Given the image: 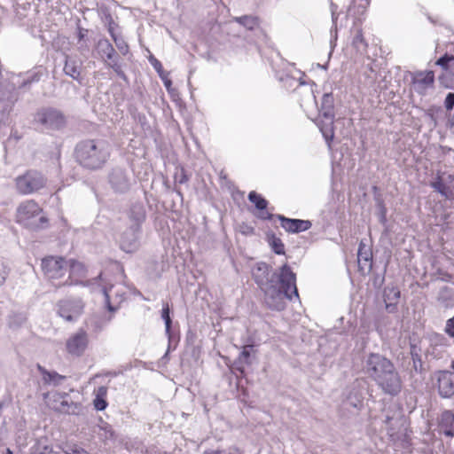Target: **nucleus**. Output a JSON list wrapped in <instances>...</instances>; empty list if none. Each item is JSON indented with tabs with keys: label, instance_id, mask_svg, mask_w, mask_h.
<instances>
[{
	"label": "nucleus",
	"instance_id": "e433bc0d",
	"mask_svg": "<svg viewBox=\"0 0 454 454\" xmlns=\"http://www.w3.org/2000/svg\"><path fill=\"white\" fill-rule=\"evenodd\" d=\"M62 451L64 454H90L77 444H66L62 448Z\"/></svg>",
	"mask_w": 454,
	"mask_h": 454
},
{
	"label": "nucleus",
	"instance_id": "c85d7f7f",
	"mask_svg": "<svg viewBox=\"0 0 454 454\" xmlns=\"http://www.w3.org/2000/svg\"><path fill=\"white\" fill-rule=\"evenodd\" d=\"M268 201L261 195L257 193V218L263 220H271L274 215L272 213L266 211Z\"/></svg>",
	"mask_w": 454,
	"mask_h": 454
},
{
	"label": "nucleus",
	"instance_id": "ddd939ff",
	"mask_svg": "<svg viewBox=\"0 0 454 454\" xmlns=\"http://www.w3.org/2000/svg\"><path fill=\"white\" fill-rule=\"evenodd\" d=\"M437 381L442 397L450 398L454 395V373L449 371L440 372Z\"/></svg>",
	"mask_w": 454,
	"mask_h": 454
},
{
	"label": "nucleus",
	"instance_id": "39448f33",
	"mask_svg": "<svg viewBox=\"0 0 454 454\" xmlns=\"http://www.w3.org/2000/svg\"><path fill=\"white\" fill-rule=\"evenodd\" d=\"M47 177L37 169H27L14 178L16 192L21 195L39 192L47 185Z\"/></svg>",
	"mask_w": 454,
	"mask_h": 454
},
{
	"label": "nucleus",
	"instance_id": "a211bd4d",
	"mask_svg": "<svg viewBox=\"0 0 454 454\" xmlns=\"http://www.w3.org/2000/svg\"><path fill=\"white\" fill-rule=\"evenodd\" d=\"M334 118L335 117H320L317 121V125L319 128L324 138L325 139L328 146L331 145V142L334 137Z\"/></svg>",
	"mask_w": 454,
	"mask_h": 454
},
{
	"label": "nucleus",
	"instance_id": "7c9ffc66",
	"mask_svg": "<svg viewBox=\"0 0 454 454\" xmlns=\"http://www.w3.org/2000/svg\"><path fill=\"white\" fill-rule=\"evenodd\" d=\"M411 356L412 359V369L418 372L422 373L423 372V363L421 360V356L419 354V348L416 345H411Z\"/></svg>",
	"mask_w": 454,
	"mask_h": 454
},
{
	"label": "nucleus",
	"instance_id": "4c0bfd02",
	"mask_svg": "<svg viewBox=\"0 0 454 454\" xmlns=\"http://www.w3.org/2000/svg\"><path fill=\"white\" fill-rule=\"evenodd\" d=\"M109 32L116 44V47L118 48V50L120 51V52L122 54V55H126L128 52H129V46L128 44L126 43V42L121 39V38H119L117 37L112 28H109Z\"/></svg>",
	"mask_w": 454,
	"mask_h": 454
},
{
	"label": "nucleus",
	"instance_id": "7ed1b4c3",
	"mask_svg": "<svg viewBox=\"0 0 454 454\" xmlns=\"http://www.w3.org/2000/svg\"><path fill=\"white\" fill-rule=\"evenodd\" d=\"M74 155L82 168L97 170L103 168L109 160L111 146L104 139H83L76 144Z\"/></svg>",
	"mask_w": 454,
	"mask_h": 454
},
{
	"label": "nucleus",
	"instance_id": "0eeeda50",
	"mask_svg": "<svg viewBox=\"0 0 454 454\" xmlns=\"http://www.w3.org/2000/svg\"><path fill=\"white\" fill-rule=\"evenodd\" d=\"M58 314L67 322L76 321L82 314L84 303L80 298H67L57 304Z\"/></svg>",
	"mask_w": 454,
	"mask_h": 454
},
{
	"label": "nucleus",
	"instance_id": "6e6d98bb",
	"mask_svg": "<svg viewBox=\"0 0 454 454\" xmlns=\"http://www.w3.org/2000/svg\"><path fill=\"white\" fill-rule=\"evenodd\" d=\"M258 39L263 40L267 46L271 47V43L270 42V39L268 38V35L264 33V31L257 30V40Z\"/></svg>",
	"mask_w": 454,
	"mask_h": 454
},
{
	"label": "nucleus",
	"instance_id": "4be33fe9",
	"mask_svg": "<svg viewBox=\"0 0 454 454\" xmlns=\"http://www.w3.org/2000/svg\"><path fill=\"white\" fill-rule=\"evenodd\" d=\"M37 370L42 375L43 383L46 385L59 386L66 380V376L53 371L50 372L40 364H37Z\"/></svg>",
	"mask_w": 454,
	"mask_h": 454
},
{
	"label": "nucleus",
	"instance_id": "8fccbe9b",
	"mask_svg": "<svg viewBox=\"0 0 454 454\" xmlns=\"http://www.w3.org/2000/svg\"><path fill=\"white\" fill-rule=\"evenodd\" d=\"M93 403L97 411H104L107 407L106 398H95Z\"/></svg>",
	"mask_w": 454,
	"mask_h": 454
},
{
	"label": "nucleus",
	"instance_id": "dca6fc26",
	"mask_svg": "<svg viewBox=\"0 0 454 454\" xmlns=\"http://www.w3.org/2000/svg\"><path fill=\"white\" fill-rule=\"evenodd\" d=\"M128 217L131 222L130 226L135 230H140L142 223L145 220V209L141 202L133 203L128 211Z\"/></svg>",
	"mask_w": 454,
	"mask_h": 454
},
{
	"label": "nucleus",
	"instance_id": "9b49d317",
	"mask_svg": "<svg viewBox=\"0 0 454 454\" xmlns=\"http://www.w3.org/2000/svg\"><path fill=\"white\" fill-rule=\"evenodd\" d=\"M88 343V334L83 330H79L67 340V350L73 356H81L85 352Z\"/></svg>",
	"mask_w": 454,
	"mask_h": 454
},
{
	"label": "nucleus",
	"instance_id": "9d476101",
	"mask_svg": "<svg viewBox=\"0 0 454 454\" xmlns=\"http://www.w3.org/2000/svg\"><path fill=\"white\" fill-rule=\"evenodd\" d=\"M412 89L419 95H425L434 86V74L433 71H417L411 73Z\"/></svg>",
	"mask_w": 454,
	"mask_h": 454
},
{
	"label": "nucleus",
	"instance_id": "412c9836",
	"mask_svg": "<svg viewBox=\"0 0 454 454\" xmlns=\"http://www.w3.org/2000/svg\"><path fill=\"white\" fill-rule=\"evenodd\" d=\"M320 117H335L334 113V98L332 92H325L321 99L319 108Z\"/></svg>",
	"mask_w": 454,
	"mask_h": 454
},
{
	"label": "nucleus",
	"instance_id": "13d9d810",
	"mask_svg": "<svg viewBox=\"0 0 454 454\" xmlns=\"http://www.w3.org/2000/svg\"><path fill=\"white\" fill-rule=\"evenodd\" d=\"M87 32H88L87 29L78 27V35H78L79 42H81L84 39Z\"/></svg>",
	"mask_w": 454,
	"mask_h": 454
},
{
	"label": "nucleus",
	"instance_id": "ea45409f",
	"mask_svg": "<svg viewBox=\"0 0 454 454\" xmlns=\"http://www.w3.org/2000/svg\"><path fill=\"white\" fill-rule=\"evenodd\" d=\"M237 22L243 25L248 30L254 29L255 27V19L252 16H241L235 19Z\"/></svg>",
	"mask_w": 454,
	"mask_h": 454
},
{
	"label": "nucleus",
	"instance_id": "5701e85b",
	"mask_svg": "<svg viewBox=\"0 0 454 454\" xmlns=\"http://www.w3.org/2000/svg\"><path fill=\"white\" fill-rule=\"evenodd\" d=\"M265 240L268 243L270 249L278 255L285 254L286 249L285 245L281 239L278 237L272 231H268L265 233Z\"/></svg>",
	"mask_w": 454,
	"mask_h": 454
},
{
	"label": "nucleus",
	"instance_id": "a878e982",
	"mask_svg": "<svg viewBox=\"0 0 454 454\" xmlns=\"http://www.w3.org/2000/svg\"><path fill=\"white\" fill-rule=\"evenodd\" d=\"M248 348L252 349L253 346L246 347L244 350L241 352L239 359L241 366L239 368L241 376L246 378L248 381V369L251 367L252 362L250 360L251 356Z\"/></svg>",
	"mask_w": 454,
	"mask_h": 454
},
{
	"label": "nucleus",
	"instance_id": "f704fd0d",
	"mask_svg": "<svg viewBox=\"0 0 454 454\" xmlns=\"http://www.w3.org/2000/svg\"><path fill=\"white\" fill-rule=\"evenodd\" d=\"M161 318L164 320L165 323V332L166 334L170 338V329H171V324L172 319L170 317V309L168 303L163 304L162 309H161Z\"/></svg>",
	"mask_w": 454,
	"mask_h": 454
},
{
	"label": "nucleus",
	"instance_id": "864d4df0",
	"mask_svg": "<svg viewBox=\"0 0 454 454\" xmlns=\"http://www.w3.org/2000/svg\"><path fill=\"white\" fill-rule=\"evenodd\" d=\"M102 292L104 294L106 304L107 306L108 310L112 311V312L115 311V308L113 307L111 302H110V296H109V294H108V290L106 288H103Z\"/></svg>",
	"mask_w": 454,
	"mask_h": 454
},
{
	"label": "nucleus",
	"instance_id": "473e14b6",
	"mask_svg": "<svg viewBox=\"0 0 454 454\" xmlns=\"http://www.w3.org/2000/svg\"><path fill=\"white\" fill-rule=\"evenodd\" d=\"M400 298V291L395 286H387L383 291L384 301H398Z\"/></svg>",
	"mask_w": 454,
	"mask_h": 454
},
{
	"label": "nucleus",
	"instance_id": "4d7b16f0",
	"mask_svg": "<svg viewBox=\"0 0 454 454\" xmlns=\"http://www.w3.org/2000/svg\"><path fill=\"white\" fill-rule=\"evenodd\" d=\"M337 20H338V14L334 11H332L333 27L331 29V33L333 34L334 31L335 38L337 36Z\"/></svg>",
	"mask_w": 454,
	"mask_h": 454
},
{
	"label": "nucleus",
	"instance_id": "f257e3e1",
	"mask_svg": "<svg viewBox=\"0 0 454 454\" xmlns=\"http://www.w3.org/2000/svg\"><path fill=\"white\" fill-rule=\"evenodd\" d=\"M257 286L264 294V302L268 308L281 311L286 308V299L299 297L296 286V275L290 266L284 264L278 273L265 262H257Z\"/></svg>",
	"mask_w": 454,
	"mask_h": 454
},
{
	"label": "nucleus",
	"instance_id": "338daca9",
	"mask_svg": "<svg viewBox=\"0 0 454 454\" xmlns=\"http://www.w3.org/2000/svg\"><path fill=\"white\" fill-rule=\"evenodd\" d=\"M177 194L182 197V192L180 191H176Z\"/></svg>",
	"mask_w": 454,
	"mask_h": 454
},
{
	"label": "nucleus",
	"instance_id": "2f4dec72",
	"mask_svg": "<svg viewBox=\"0 0 454 454\" xmlns=\"http://www.w3.org/2000/svg\"><path fill=\"white\" fill-rule=\"evenodd\" d=\"M27 320L26 314L22 312H12L9 316L8 325L12 329H18Z\"/></svg>",
	"mask_w": 454,
	"mask_h": 454
},
{
	"label": "nucleus",
	"instance_id": "a18cd8bd",
	"mask_svg": "<svg viewBox=\"0 0 454 454\" xmlns=\"http://www.w3.org/2000/svg\"><path fill=\"white\" fill-rule=\"evenodd\" d=\"M203 454H241L238 449L231 448L223 450H206Z\"/></svg>",
	"mask_w": 454,
	"mask_h": 454
},
{
	"label": "nucleus",
	"instance_id": "052dcab7",
	"mask_svg": "<svg viewBox=\"0 0 454 454\" xmlns=\"http://www.w3.org/2000/svg\"><path fill=\"white\" fill-rule=\"evenodd\" d=\"M188 178L186 176V175L183 172L179 177V179L177 180V182L179 184H184L185 182H187Z\"/></svg>",
	"mask_w": 454,
	"mask_h": 454
},
{
	"label": "nucleus",
	"instance_id": "e2e57ef3",
	"mask_svg": "<svg viewBox=\"0 0 454 454\" xmlns=\"http://www.w3.org/2000/svg\"><path fill=\"white\" fill-rule=\"evenodd\" d=\"M450 278H451V275H450V274H449V273H445V274H444V277L442 278V280H444V281H450Z\"/></svg>",
	"mask_w": 454,
	"mask_h": 454
},
{
	"label": "nucleus",
	"instance_id": "79ce46f5",
	"mask_svg": "<svg viewBox=\"0 0 454 454\" xmlns=\"http://www.w3.org/2000/svg\"><path fill=\"white\" fill-rule=\"evenodd\" d=\"M118 59H115L114 60H112L110 62H107L106 64L111 67L113 68V70L117 74V75L123 79V80H126L127 77H126V74H124V72L122 71L121 69V67L119 65L118 63Z\"/></svg>",
	"mask_w": 454,
	"mask_h": 454
},
{
	"label": "nucleus",
	"instance_id": "393cba45",
	"mask_svg": "<svg viewBox=\"0 0 454 454\" xmlns=\"http://www.w3.org/2000/svg\"><path fill=\"white\" fill-rule=\"evenodd\" d=\"M148 60L150 64L153 66V67L155 69V71L158 73L160 78L162 80L166 89L168 90H170L172 86V82L168 78V73L165 72L163 69V67L160 60H158L153 55H150L148 58Z\"/></svg>",
	"mask_w": 454,
	"mask_h": 454
},
{
	"label": "nucleus",
	"instance_id": "f03ea898",
	"mask_svg": "<svg viewBox=\"0 0 454 454\" xmlns=\"http://www.w3.org/2000/svg\"><path fill=\"white\" fill-rule=\"evenodd\" d=\"M363 372L385 395L396 396L401 393V376L394 363L385 356L375 352L366 355L363 359Z\"/></svg>",
	"mask_w": 454,
	"mask_h": 454
},
{
	"label": "nucleus",
	"instance_id": "4468645a",
	"mask_svg": "<svg viewBox=\"0 0 454 454\" xmlns=\"http://www.w3.org/2000/svg\"><path fill=\"white\" fill-rule=\"evenodd\" d=\"M358 267L360 271L367 270L371 271L372 269V251L370 245L366 244L364 239L359 243L357 251Z\"/></svg>",
	"mask_w": 454,
	"mask_h": 454
},
{
	"label": "nucleus",
	"instance_id": "c03bdc74",
	"mask_svg": "<svg viewBox=\"0 0 454 454\" xmlns=\"http://www.w3.org/2000/svg\"><path fill=\"white\" fill-rule=\"evenodd\" d=\"M239 231L242 235L245 236L254 235V227L246 223H242L239 225Z\"/></svg>",
	"mask_w": 454,
	"mask_h": 454
},
{
	"label": "nucleus",
	"instance_id": "72a5a7b5",
	"mask_svg": "<svg viewBox=\"0 0 454 454\" xmlns=\"http://www.w3.org/2000/svg\"><path fill=\"white\" fill-rule=\"evenodd\" d=\"M431 186L442 196L445 198L450 197V189L446 185V184L440 176H438L434 182L431 183Z\"/></svg>",
	"mask_w": 454,
	"mask_h": 454
},
{
	"label": "nucleus",
	"instance_id": "de8ad7c7",
	"mask_svg": "<svg viewBox=\"0 0 454 454\" xmlns=\"http://www.w3.org/2000/svg\"><path fill=\"white\" fill-rule=\"evenodd\" d=\"M385 282V277L383 274H376L372 279V286L376 289H380L382 287Z\"/></svg>",
	"mask_w": 454,
	"mask_h": 454
},
{
	"label": "nucleus",
	"instance_id": "680f3d73",
	"mask_svg": "<svg viewBox=\"0 0 454 454\" xmlns=\"http://www.w3.org/2000/svg\"><path fill=\"white\" fill-rule=\"evenodd\" d=\"M450 129H451L452 132L454 133V114H453V116L451 117V119L450 120Z\"/></svg>",
	"mask_w": 454,
	"mask_h": 454
},
{
	"label": "nucleus",
	"instance_id": "69168bd1",
	"mask_svg": "<svg viewBox=\"0 0 454 454\" xmlns=\"http://www.w3.org/2000/svg\"><path fill=\"white\" fill-rule=\"evenodd\" d=\"M5 454H13V452L11 450V449L7 448Z\"/></svg>",
	"mask_w": 454,
	"mask_h": 454
},
{
	"label": "nucleus",
	"instance_id": "5fc2aeb1",
	"mask_svg": "<svg viewBox=\"0 0 454 454\" xmlns=\"http://www.w3.org/2000/svg\"><path fill=\"white\" fill-rule=\"evenodd\" d=\"M386 304V309L388 313H395L397 309L398 301H384Z\"/></svg>",
	"mask_w": 454,
	"mask_h": 454
},
{
	"label": "nucleus",
	"instance_id": "58836bf2",
	"mask_svg": "<svg viewBox=\"0 0 454 454\" xmlns=\"http://www.w3.org/2000/svg\"><path fill=\"white\" fill-rule=\"evenodd\" d=\"M377 208H378L377 215H378V218H379V222L382 225H386V223L387 222V209L383 200H378L377 201Z\"/></svg>",
	"mask_w": 454,
	"mask_h": 454
},
{
	"label": "nucleus",
	"instance_id": "6e6552de",
	"mask_svg": "<svg viewBox=\"0 0 454 454\" xmlns=\"http://www.w3.org/2000/svg\"><path fill=\"white\" fill-rule=\"evenodd\" d=\"M108 184L115 193H126L132 184V176L124 168H113L108 174Z\"/></svg>",
	"mask_w": 454,
	"mask_h": 454
},
{
	"label": "nucleus",
	"instance_id": "09e8293b",
	"mask_svg": "<svg viewBox=\"0 0 454 454\" xmlns=\"http://www.w3.org/2000/svg\"><path fill=\"white\" fill-rule=\"evenodd\" d=\"M352 43L356 48H359L360 44H364V46H366V43H364V35H363L361 30H357L356 35L353 38Z\"/></svg>",
	"mask_w": 454,
	"mask_h": 454
},
{
	"label": "nucleus",
	"instance_id": "20e7f679",
	"mask_svg": "<svg viewBox=\"0 0 454 454\" xmlns=\"http://www.w3.org/2000/svg\"><path fill=\"white\" fill-rule=\"evenodd\" d=\"M17 222L32 229H43L48 223V218L42 207L33 200H27L19 205L16 211Z\"/></svg>",
	"mask_w": 454,
	"mask_h": 454
},
{
	"label": "nucleus",
	"instance_id": "f3484780",
	"mask_svg": "<svg viewBox=\"0 0 454 454\" xmlns=\"http://www.w3.org/2000/svg\"><path fill=\"white\" fill-rule=\"evenodd\" d=\"M96 50L105 63L119 59L114 48L107 39L98 40Z\"/></svg>",
	"mask_w": 454,
	"mask_h": 454
},
{
	"label": "nucleus",
	"instance_id": "c9c22d12",
	"mask_svg": "<svg viewBox=\"0 0 454 454\" xmlns=\"http://www.w3.org/2000/svg\"><path fill=\"white\" fill-rule=\"evenodd\" d=\"M279 81L284 82L285 87H286L287 89L295 90L299 86L304 84V82H300V81L296 80L295 78H294L290 75H287V74L285 76L279 77Z\"/></svg>",
	"mask_w": 454,
	"mask_h": 454
},
{
	"label": "nucleus",
	"instance_id": "aec40b11",
	"mask_svg": "<svg viewBox=\"0 0 454 454\" xmlns=\"http://www.w3.org/2000/svg\"><path fill=\"white\" fill-rule=\"evenodd\" d=\"M440 431L448 437L454 436V412L445 411L441 415L439 422Z\"/></svg>",
	"mask_w": 454,
	"mask_h": 454
},
{
	"label": "nucleus",
	"instance_id": "2eb2a0df",
	"mask_svg": "<svg viewBox=\"0 0 454 454\" xmlns=\"http://www.w3.org/2000/svg\"><path fill=\"white\" fill-rule=\"evenodd\" d=\"M139 233L140 230H135V227L129 226V228L121 234L120 239L121 248L127 253L135 250L138 245Z\"/></svg>",
	"mask_w": 454,
	"mask_h": 454
},
{
	"label": "nucleus",
	"instance_id": "c756f323",
	"mask_svg": "<svg viewBox=\"0 0 454 454\" xmlns=\"http://www.w3.org/2000/svg\"><path fill=\"white\" fill-rule=\"evenodd\" d=\"M43 74L40 71H33L27 73L21 82H18L20 89L28 90L32 83L38 82L42 78Z\"/></svg>",
	"mask_w": 454,
	"mask_h": 454
},
{
	"label": "nucleus",
	"instance_id": "49530a36",
	"mask_svg": "<svg viewBox=\"0 0 454 454\" xmlns=\"http://www.w3.org/2000/svg\"><path fill=\"white\" fill-rule=\"evenodd\" d=\"M444 107L447 111H450L454 107V93L450 92L446 95L445 100H444Z\"/></svg>",
	"mask_w": 454,
	"mask_h": 454
},
{
	"label": "nucleus",
	"instance_id": "bf43d9fd",
	"mask_svg": "<svg viewBox=\"0 0 454 454\" xmlns=\"http://www.w3.org/2000/svg\"><path fill=\"white\" fill-rule=\"evenodd\" d=\"M248 200H249L252 203L255 204V191H251V192H249V194H248Z\"/></svg>",
	"mask_w": 454,
	"mask_h": 454
},
{
	"label": "nucleus",
	"instance_id": "bb28decb",
	"mask_svg": "<svg viewBox=\"0 0 454 454\" xmlns=\"http://www.w3.org/2000/svg\"><path fill=\"white\" fill-rule=\"evenodd\" d=\"M69 269H70V276L68 277L67 280L63 283L62 285H78L82 284V282L78 281H73L70 280L72 277L77 275L79 277H83L85 273V268L82 262H79L77 261H70L69 262Z\"/></svg>",
	"mask_w": 454,
	"mask_h": 454
},
{
	"label": "nucleus",
	"instance_id": "774afa93",
	"mask_svg": "<svg viewBox=\"0 0 454 454\" xmlns=\"http://www.w3.org/2000/svg\"><path fill=\"white\" fill-rule=\"evenodd\" d=\"M62 285L61 284H59L56 286V287H60Z\"/></svg>",
	"mask_w": 454,
	"mask_h": 454
},
{
	"label": "nucleus",
	"instance_id": "f8f14e48",
	"mask_svg": "<svg viewBox=\"0 0 454 454\" xmlns=\"http://www.w3.org/2000/svg\"><path fill=\"white\" fill-rule=\"evenodd\" d=\"M276 217L280 221L281 227L289 233L306 231L312 226L309 220L288 218L283 215H277Z\"/></svg>",
	"mask_w": 454,
	"mask_h": 454
},
{
	"label": "nucleus",
	"instance_id": "1a4fd4ad",
	"mask_svg": "<svg viewBox=\"0 0 454 454\" xmlns=\"http://www.w3.org/2000/svg\"><path fill=\"white\" fill-rule=\"evenodd\" d=\"M67 262L62 257L49 256L42 261V269L50 279H59L67 271Z\"/></svg>",
	"mask_w": 454,
	"mask_h": 454
},
{
	"label": "nucleus",
	"instance_id": "603ef678",
	"mask_svg": "<svg viewBox=\"0 0 454 454\" xmlns=\"http://www.w3.org/2000/svg\"><path fill=\"white\" fill-rule=\"evenodd\" d=\"M95 395H96L95 398H106V396L107 395V387L105 386L98 387L95 390Z\"/></svg>",
	"mask_w": 454,
	"mask_h": 454
},
{
	"label": "nucleus",
	"instance_id": "37998d69",
	"mask_svg": "<svg viewBox=\"0 0 454 454\" xmlns=\"http://www.w3.org/2000/svg\"><path fill=\"white\" fill-rule=\"evenodd\" d=\"M10 270L4 262L0 261V286H2L9 275Z\"/></svg>",
	"mask_w": 454,
	"mask_h": 454
},
{
	"label": "nucleus",
	"instance_id": "cd10ccee",
	"mask_svg": "<svg viewBox=\"0 0 454 454\" xmlns=\"http://www.w3.org/2000/svg\"><path fill=\"white\" fill-rule=\"evenodd\" d=\"M438 301L444 308H451L454 306V290L449 286H443L438 294Z\"/></svg>",
	"mask_w": 454,
	"mask_h": 454
},
{
	"label": "nucleus",
	"instance_id": "3c124183",
	"mask_svg": "<svg viewBox=\"0 0 454 454\" xmlns=\"http://www.w3.org/2000/svg\"><path fill=\"white\" fill-rule=\"evenodd\" d=\"M445 333L450 336L454 338V316L448 319L445 325Z\"/></svg>",
	"mask_w": 454,
	"mask_h": 454
},
{
	"label": "nucleus",
	"instance_id": "a19ab883",
	"mask_svg": "<svg viewBox=\"0 0 454 454\" xmlns=\"http://www.w3.org/2000/svg\"><path fill=\"white\" fill-rule=\"evenodd\" d=\"M453 58V55L444 54L436 60L435 64L440 66L442 69L449 71L450 67V60Z\"/></svg>",
	"mask_w": 454,
	"mask_h": 454
},
{
	"label": "nucleus",
	"instance_id": "423d86ee",
	"mask_svg": "<svg viewBox=\"0 0 454 454\" xmlns=\"http://www.w3.org/2000/svg\"><path fill=\"white\" fill-rule=\"evenodd\" d=\"M34 122L42 131H58L66 127L67 117L59 109L47 106L36 112Z\"/></svg>",
	"mask_w": 454,
	"mask_h": 454
},
{
	"label": "nucleus",
	"instance_id": "b1692460",
	"mask_svg": "<svg viewBox=\"0 0 454 454\" xmlns=\"http://www.w3.org/2000/svg\"><path fill=\"white\" fill-rule=\"evenodd\" d=\"M31 454H60L54 451L52 446L49 443L46 437H42L36 440L35 443L31 448Z\"/></svg>",
	"mask_w": 454,
	"mask_h": 454
},
{
	"label": "nucleus",
	"instance_id": "6ab92c4d",
	"mask_svg": "<svg viewBox=\"0 0 454 454\" xmlns=\"http://www.w3.org/2000/svg\"><path fill=\"white\" fill-rule=\"evenodd\" d=\"M82 61L67 57L64 66V73L72 77L74 80L77 81L80 84L82 82V79L81 77V70H82Z\"/></svg>",
	"mask_w": 454,
	"mask_h": 454
},
{
	"label": "nucleus",
	"instance_id": "0e129e2a",
	"mask_svg": "<svg viewBox=\"0 0 454 454\" xmlns=\"http://www.w3.org/2000/svg\"><path fill=\"white\" fill-rule=\"evenodd\" d=\"M61 405H62V406H68V403H67V401L63 400V401L61 402Z\"/></svg>",
	"mask_w": 454,
	"mask_h": 454
}]
</instances>
